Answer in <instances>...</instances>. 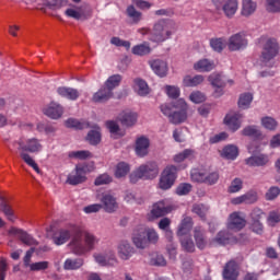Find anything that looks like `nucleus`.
Returning a JSON list of instances; mask_svg holds the SVG:
<instances>
[{"mask_svg":"<svg viewBox=\"0 0 280 280\" xmlns=\"http://www.w3.org/2000/svg\"><path fill=\"white\" fill-rule=\"evenodd\" d=\"M68 244L71 253L74 255H86L91 250L95 249V244L100 242L95 235L91 232L82 230L78 225H71L68 229H59L52 235V242L56 246H62V244Z\"/></svg>","mask_w":280,"mask_h":280,"instance_id":"obj_1","label":"nucleus"},{"mask_svg":"<svg viewBox=\"0 0 280 280\" xmlns=\"http://www.w3.org/2000/svg\"><path fill=\"white\" fill-rule=\"evenodd\" d=\"M9 148L10 150H18L20 159H22L28 167H32L36 174H42L38 164L34 161V158L30 155L43 152V143H40L38 138L22 137L14 141Z\"/></svg>","mask_w":280,"mask_h":280,"instance_id":"obj_2","label":"nucleus"},{"mask_svg":"<svg viewBox=\"0 0 280 280\" xmlns=\"http://www.w3.org/2000/svg\"><path fill=\"white\" fill-rule=\"evenodd\" d=\"M138 32L142 36H149V40L152 43H164L176 32V24L170 20H160L154 24L152 32L145 27L138 30Z\"/></svg>","mask_w":280,"mask_h":280,"instance_id":"obj_3","label":"nucleus"},{"mask_svg":"<svg viewBox=\"0 0 280 280\" xmlns=\"http://www.w3.org/2000/svg\"><path fill=\"white\" fill-rule=\"evenodd\" d=\"M160 109L171 124H183L187 119V102L183 98L177 100L174 105L162 104Z\"/></svg>","mask_w":280,"mask_h":280,"instance_id":"obj_4","label":"nucleus"},{"mask_svg":"<svg viewBox=\"0 0 280 280\" xmlns=\"http://www.w3.org/2000/svg\"><path fill=\"white\" fill-rule=\"evenodd\" d=\"M131 240L136 248H148L149 244L159 242V233L152 228L139 225L133 230Z\"/></svg>","mask_w":280,"mask_h":280,"instance_id":"obj_5","label":"nucleus"},{"mask_svg":"<svg viewBox=\"0 0 280 280\" xmlns=\"http://www.w3.org/2000/svg\"><path fill=\"white\" fill-rule=\"evenodd\" d=\"M66 126L67 128H74V130H84V128H92L86 137V141H89L91 145H97V143L102 141V130L97 125H91L84 120L70 118L66 121Z\"/></svg>","mask_w":280,"mask_h":280,"instance_id":"obj_6","label":"nucleus"},{"mask_svg":"<svg viewBox=\"0 0 280 280\" xmlns=\"http://www.w3.org/2000/svg\"><path fill=\"white\" fill-rule=\"evenodd\" d=\"M277 56H279V43L275 38L267 39L260 56L261 67L272 69L277 65V60H275Z\"/></svg>","mask_w":280,"mask_h":280,"instance_id":"obj_7","label":"nucleus"},{"mask_svg":"<svg viewBox=\"0 0 280 280\" xmlns=\"http://www.w3.org/2000/svg\"><path fill=\"white\" fill-rule=\"evenodd\" d=\"M159 176V164L156 162H148L140 165L136 171H133L129 178L130 183H139V180H152Z\"/></svg>","mask_w":280,"mask_h":280,"instance_id":"obj_8","label":"nucleus"},{"mask_svg":"<svg viewBox=\"0 0 280 280\" xmlns=\"http://www.w3.org/2000/svg\"><path fill=\"white\" fill-rule=\"evenodd\" d=\"M186 168L187 164H180L179 166H175L172 164L167 165L160 176V189H163L164 191H167V189H172V187H174V184L176 183V179L178 178V171Z\"/></svg>","mask_w":280,"mask_h":280,"instance_id":"obj_9","label":"nucleus"},{"mask_svg":"<svg viewBox=\"0 0 280 280\" xmlns=\"http://www.w3.org/2000/svg\"><path fill=\"white\" fill-rule=\"evenodd\" d=\"M93 170H95V164L93 163L77 164L75 170L67 177L68 185H80L86 182V174H91Z\"/></svg>","mask_w":280,"mask_h":280,"instance_id":"obj_10","label":"nucleus"},{"mask_svg":"<svg viewBox=\"0 0 280 280\" xmlns=\"http://www.w3.org/2000/svg\"><path fill=\"white\" fill-rule=\"evenodd\" d=\"M246 47H248V38L244 31L231 35L228 39V49L230 51H243Z\"/></svg>","mask_w":280,"mask_h":280,"instance_id":"obj_11","label":"nucleus"},{"mask_svg":"<svg viewBox=\"0 0 280 280\" xmlns=\"http://www.w3.org/2000/svg\"><path fill=\"white\" fill-rule=\"evenodd\" d=\"M65 14L74 21H86V19H91L93 11L88 7H70L65 11Z\"/></svg>","mask_w":280,"mask_h":280,"instance_id":"obj_12","label":"nucleus"},{"mask_svg":"<svg viewBox=\"0 0 280 280\" xmlns=\"http://www.w3.org/2000/svg\"><path fill=\"white\" fill-rule=\"evenodd\" d=\"M172 211H174V205H172L170 199L158 201L152 207L151 220H154V218H163V215H167V213H172Z\"/></svg>","mask_w":280,"mask_h":280,"instance_id":"obj_13","label":"nucleus"},{"mask_svg":"<svg viewBox=\"0 0 280 280\" xmlns=\"http://www.w3.org/2000/svg\"><path fill=\"white\" fill-rule=\"evenodd\" d=\"M243 121L244 115H242L240 112H229L224 117V124L228 126L229 130H232V132L240 130Z\"/></svg>","mask_w":280,"mask_h":280,"instance_id":"obj_14","label":"nucleus"},{"mask_svg":"<svg viewBox=\"0 0 280 280\" xmlns=\"http://www.w3.org/2000/svg\"><path fill=\"white\" fill-rule=\"evenodd\" d=\"M102 208L106 213H115L119 209V203H117V198L110 192H105L101 198Z\"/></svg>","mask_w":280,"mask_h":280,"instance_id":"obj_15","label":"nucleus"},{"mask_svg":"<svg viewBox=\"0 0 280 280\" xmlns=\"http://www.w3.org/2000/svg\"><path fill=\"white\" fill-rule=\"evenodd\" d=\"M9 235L11 237H19L23 244H26V246H36V244H38V242H36L32 235L19 228H11L9 230Z\"/></svg>","mask_w":280,"mask_h":280,"instance_id":"obj_16","label":"nucleus"},{"mask_svg":"<svg viewBox=\"0 0 280 280\" xmlns=\"http://www.w3.org/2000/svg\"><path fill=\"white\" fill-rule=\"evenodd\" d=\"M244 226H246V219H244L241 212L230 214L228 219L229 231H242Z\"/></svg>","mask_w":280,"mask_h":280,"instance_id":"obj_17","label":"nucleus"},{"mask_svg":"<svg viewBox=\"0 0 280 280\" xmlns=\"http://www.w3.org/2000/svg\"><path fill=\"white\" fill-rule=\"evenodd\" d=\"M257 191L249 190L244 195L231 199V205H255L257 202Z\"/></svg>","mask_w":280,"mask_h":280,"instance_id":"obj_18","label":"nucleus"},{"mask_svg":"<svg viewBox=\"0 0 280 280\" xmlns=\"http://www.w3.org/2000/svg\"><path fill=\"white\" fill-rule=\"evenodd\" d=\"M208 82H210L211 86H233L235 82L233 79H226V77L222 73L213 72L208 77Z\"/></svg>","mask_w":280,"mask_h":280,"instance_id":"obj_19","label":"nucleus"},{"mask_svg":"<svg viewBox=\"0 0 280 280\" xmlns=\"http://www.w3.org/2000/svg\"><path fill=\"white\" fill-rule=\"evenodd\" d=\"M135 150L137 156H148V153L150 152V139H148L145 136L137 138Z\"/></svg>","mask_w":280,"mask_h":280,"instance_id":"obj_20","label":"nucleus"},{"mask_svg":"<svg viewBox=\"0 0 280 280\" xmlns=\"http://www.w3.org/2000/svg\"><path fill=\"white\" fill-rule=\"evenodd\" d=\"M221 10L226 19H233L240 10V1L237 0H225Z\"/></svg>","mask_w":280,"mask_h":280,"instance_id":"obj_21","label":"nucleus"},{"mask_svg":"<svg viewBox=\"0 0 280 280\" xmlns=\"http://www.w3.org/2000/svg\"><path fill=\"white\" fill-rule=\"evenodd\" d=\"M240 275V265L234 260H230L223 270V279L225 280H237Z\"/></svg>","mask_w":280,"mask_h":280,"instance_id":"obj_22","label":"nucleus"},{"mask_svg":"<svg viewBox=\"0 0 280 280\" xmlns=\"http://www.w3.org/2000/svg\"><path fill=\"white\" fill-rule=\"evenodd\" d=\"M192 68L198 73H209V71L215 69V62L211 59L203 58L196 61Z\"/></svg>","mask_w":280,"mask_h":280,"instance_id":"obj_23","label":"nucleus"},{"mask_svg":"<svg viewBox=\"0 0 280 280\" xmlns=\"http://www.w3.org/2000/svg\"><path fill=\"white\" fill-rule=\"evenodd\" d=\"M94 261L98 264V266H115L117 264V258L115 257V254H104V253H95L93 255Z\"/></svg>","mask_w":280,"mask_h":280,"instance_id":"obj_24","label":"nucleus"},{"mask_svg":"<svg viewBox=\"0 0 280 280\" xmlns=\"http://www.w3.org/2000/svg\"><path fill=\"white\" fill-rule=\"evenodd\" d=\"M191 229H194V220L191 217H184L177 229V237L190 236Z\"/></svg>","mask_w":280,"mask_h":280,"instance_id":"obj_25","label":"nucleus"},{"mask_svg":"<svg viewBox=\"0 0 280 280\" xmlns=\"http://www.w3.org/2000/svg\"><path fill=\"white\" fill-rule=\"evenodd\" d=\"M149 65L155 75H159L160 78H165V75H167V62L161 59H155L149 61Z\"/></svg>","mask_w":280,"mask_h":280,"instance_id":"obj_26","label":"nucleus"},{"mask_svg":"<svg viewBox=\"0 0 280 280\" xmlns=\"http://www.w3.org/2000/svg\"><path fill=\"white\" fill-rule=\"evenodd\" d=\"M138 119H139V114H137V112H132V110H126L119 115L120 124L122 126H127V128L135 126V124H137Z\"/></svg>","mask_w":280,"mask_h":280,"instance_id":"obj_27","label":"nucleus"},{"mask_svg":"<svg viewBox=\"0 0 280 280\" xmlns=\"http://www.w3.org/2000/svg\"><path fill=\"white\" fill-rule=\"evenodd\" d=\"M257 12V3L253 0H242L241 16L244 19H250L253 14Z\"/></svg>","mask_w":280,"mask_h":280,"instance_id":"obj_28","label":"nucleus"},{"mask_svg":"<svg viewBox=\"0 0 280 280\" xmlns=\"http://www.w3.org/2000/svg\"><path fill=\"white\" fill-rule=\"evenodd\" d=\"M62 113H65V110L58 103H50L44 108V115L50 117V119H60V117H62Z\"/></svg>","mask_w":280,"mask_h":280,"instance_id":"obj_29","label":"nucleus"},{"mask_svg":"<svg viewBox=\"0 0 280 280\" xmlns=\"http://www.w3.org/2000/svg\"><path fill=\"white\" fill-rule=\"evenodd\" d=\"M117 250L120 259H124L125 261L130 259V257H132V255L135 254V248L130 246V243H128V241L120 242L118 244Z\"/></svg>","mask_w":280,"mask_h":280,"instance_id":"obj_30","label":"nucleus"},{"mask_svg":"<svg viewBox=\"0 0 280 280\" xmlns=\"http://www.w3.org/2000/svg\"><path fill=\"white\" fill-rule=\"evenodd\" d=\"M213 242L220 246H226L228 244H237L238 241L233 235L229 234V232L221 231L218 233Z\"/></svg>","mask_w":280,"mask_h":280,"instance_id":"obj_31","label":"nucleus"},{"mask_svg":"<svg viewBox=\"0 0 280 280\" xmlns=\"http://www.w3.org/2000/svg\"><path fill=\"white\" fill-rule=\"evenodd\" d=\"M57 93L60 95V97H65L71 102H75V100L80 97V91L73 88L61 86L57 89Z\"/></svg>","mask_w":280,"mask_h":280,"instance_id":"obj_32","label":"nucleus"},{"mask_svg":"<svg viewBox=\"0 0 280 280\" xmlns=\"http://www.w3.org/2000/svg\"><path fill=\"white\" fill-rule=\"evenodd\" d=\"M270 159L266 154L252 155L250 158L245 160L246 165L250 167H261L267 165Z\"/></svg>","mask_w":280,"mask_h":280,"instance_id":"obj_33","label":"nucleus"},{"mask_svg":"<svg viewBox=\"0 0 280 280\" xmlns=\"http://www.w3.org/2000/svg\"><path fill=\"white\" fill-rule=\"evenodd\" d=\"M261 215H264V211H261V209H254L252 212V218L254 220V222L252 223V231H254V233H257L258 235H261V233H264V225L261 224V222H259V218H261Z\"/></svg>","mask_w":280,"mask_h":280,"instance_id":"obj_34","label":"nucleus"},{"mask_svg":"<svg viewBox=\"0 0 280 280\" xmlns=\"http://www.w3.org/2000/svg\"><path fill=\"white\" fill-rule=\"evenodd\" d=\"M205 82V75L197 74L195 77L191 75H185L183 79V86H186L188 89H194L196 86H200Z\"/></svg>","mask_w":280,"mask_h":280,"instance_id":"obj_35","label":"nucleus"},{"mask_svg":"<svg viewBox=\"0 0 280 280\" xmlns=\"http://www.w3.org/2000/svg\"><path fill=\"white\" fill-rule=\"evenodd\" d=\"M196 159V150L185 149L173 156L174 163H183L184 161H194Z\"/></svg>","mask_w":280,"mask_h":280,"instance_id":"obj_36","label":"nucleus"},{"mask_svg":"<svg viewBox=\"0 0 280 280\" xmlns=\"http://www.w3.org/2000/svg\"><path fill=\"white\" fill-rule=\"evenodd\" d=\"M133 90L141 97L150 94V86H148V83L143 79H135Z\"/></svg>","mask_w":280,"mask_h":280,"instance_id":"obj_37","label":"nucleus"},{"mask_svg":"<svg viewBox=\"0 0 280 280\" xmlns=\"http://www.w3.org/2000/svg\"><path fill=\"white\" fill-rule=\"evenodd\" d=\"M194 237L197 248H199L200 250H205V248H207V238H205V230H202V228L200 226L195 228Z\"/></svg>","mask_w":280,"mask_h":280,"instance_id":"obj_38","label":"nucleus"},{"mask_svg":"<svg viewBox=\"0 0 280 280\" xmlns=\"http://www.w3.org/2000/svg\"><path fill=\"white\" fill-rule=\"evenodd\" d=\"M240 155V149L236 145L230 144L223 148L221 152V156L223 159H228L229 161H235Z\"/></svg>","mask_w":280,"mask_h":280,"instance_id":"obj_39","label":"nucleus"},{"mask_svg":"<svg viewBox=\"0 0 280 280\" xmlns=\"http://www.w3.org/2000/svg\"><path fill=\"white\" fill-rule=\"evenodd\" d=\"M84 266V259L82 258H68L63 262V270H79Z\"/></svg>","mask_w":280,"mask_h":280,"instance_id":"obj_40","label":"nucleus"},{"mask_svg":"<svg viewBox=\"0 0 280 280\" xmlns=\"http://www.w3.org/2000/svg\"><path fill=\"white\" fill-rule=\"evenodd\" d=\"M210 47L211 49H213V51H217L218 54L222 52L224 50V47H228L226 38L224 37L211 38Z\"/></svg>","mask_w":280,"mask_h":280,"instance_id":"obj_41","label":"nucleus"},{"mask_svg":"<svg viewBox=\"0 0 280 280\" xmlns=\"http://www.w3.org/2000/svg\"><path fill=\"white\" fill-rule=\"evenodd\" d=\"M112 97L113 92L107 86H104L93 95V102H106Z\"/></svg>","mask_w":280,"mask_h":280,"instance_id":"obj_42","label":"nucleus"},{"mask_svg":"<svg viewBox=\"0 0 280 280\" xmlns=\"http://www.w3.org/2000/svg\"><path fill=\"white\" fill-rule=\"evenodd\" d=\"M106 127L114 139H119V137H124V135H126V132L119 128V125H117L116 121H107Z\"/></svg>","mask_w":280,"mask_h":280,"instance_id":"obj_43","label":"nucleus"},{"mask_svg":"<svg viewBox=\"0 0 280 280\" xmlns=\"http://www.w3.org/2000/svg\"><path fill=\"white\" fill-rule=\"evenodd\" d=\"M179 242L183 250L186 253H194L196 250V244L191 236H179Z\"/></svg>","mask_w":280,"mask_h":280,"instance_id":"obj_44","label":"nucleus"},{"mask_svg":"<svg viewBox=\"0 0 280 280\" xmlns=\"http://www.w3.org/2000/svg\"><path fill=\"white\" fill-rule=\"evenodd\" d=\"M207 176V168H192L190 171V178L192 183H205Z\"/></svg>","mask_w":280,"mask_h":280,"instance_id":"obj_45","label":"nucleus"},{"mask_svg":"<svg viewBox=\"0 0 280 280\" xmlns=\"http://www.w3.org/2000/svg\"><path fill=\"white\" fill-rule=\"evenodd\" d=\"M121 80H122L121 74H113L106 80L105 86L107 88L108 91H110V93H113V90L117 89V86L121 84Z\"/></svg>","mask_w":280,"mask_h":280,"instance_id":"obj_46","label":"nucleus"},{"mask_svg":"<svg viewBox=\"0 0 280 280\" xmlns=\"http://www.w3.org/2000/svg\"><path fill=\"white\" fill-rule=\"evenodd\" d=\"M252 103H253V93L250 92L243 93L238 98V108L246 110V108L250 107Z\"/></svg>","mask_w":280,"mask_h":280,"instance_id":"obj_47","label":"nucleus"},{"mask_svg":"<svg viewBox=\"0 0 280 280\" xmlns=\"http://www.w3.org/2000/svg\"><path fill=\"white\" fill-rule=\"evenodd\" d=\"M129 172H130V165H128V163L126 162H119L116 165L114 174L116 178H124V176H127Z\"/></svg>","mask_w":280,"mask_h":280,"instance_id":"obj_48","label":"nucleus"},{"mask_svg":"<svg viewBox=\"0 0 280 280\" xmlns=\"http://www.w3.org/2000/svg\"><path fill=\"white\" fill-rule=\"evenodd\" d=\"M69 159H75L77 161H85V159H91L93 154L90 151H71L68 153Z\"/></svg>","mask_w":280,"mask_h":280,"instance_id":"obj_49","label":"nucleus"},{"mask_svg":"<svg viewBox=\"0 0 280 280\" xmlns=\"http://www.w3.org/2000/svg\"><path fill=\"white\" fill-rule=\"evenodd\" d=\"M261 126L266 130L275 131L277 130L279 122H277V120L270 116H265L261 118Z\"/></svg>","mask_w":280,"mask_h":280,"instance_id":"obj_50","label":"nucleus"},{"mask_svg":"<svg viewBox=\"0 0 280 280\" xmlns=\"http://www.w3.org/2000/svg\"><path fill=\"white\" fill-rule=\"evenodd\" d=\"M241 189H244V180H242V178L240 177H236L231 182L230 186L228 187V192L240 194Z\"/></svg>","mask_w":280,"mask_h":280,"instance_id":"obj_51","label":"nucleus"},{"mask_svg":"<svg viewBox=\"0 0 280 280\" xmlns=\"http://www.w3.org/2000/svg\"><path fill=\"white\" fill-rule=\"evenodd\" d=\"M244 137H254V139H261V131L256 126H247L243 129Z\"/></svg>","mask_w":280,"mask_h":280,"instance_id":"obj_52","label":"nucleus"},{"mask_svg":"<svg viewBox=\"0 0 280 280\" xmlns=\"http://www.w3.org/2000/svg\"><path fill=\"white\" fill-rule=\"evenodd\" d=\"M150 51H152V49L150 48V45L145 43L133 46L132 48V54H135V56H148Z\"/></svg>","mask_w":280,"mask_h":280,"instance_id":"obj_53","label":"nucleus"},{"mask_svg":"<svg viewBox=\"0 0 280 280\" xmlns=\"http://www.w3.org/2000/svg\"><path fill=\"white\" fill-rule=\"evenodd\" d=\"M26 5H32L37 10H45V8H49V0H23Z\"/></svg>","mask_w":280,"mask_h":280,"instance_id":"obj_54","label":"nucleus"},{"mask_svg":"<svg viewBox=\"0 0 280 280\" xmlns=\"http://www.w3.org/2000/svg\"><path fill=\"white\" fill-rule=\"evenodd\" d=\"M192 213H196L199 215V218H201V220H205L207 213H209V207L202 203H196L192 207Z\"/></svg>","mask_w":280,"mask_h":280,"instance_id":"obj_55","label":"nucleus"},{"mask_svg":"<svg viewBox=\"0 0 280 280\" xmlns=\"http://www.w3.org/2000/svg\"><path fill=\"white\" fill-rule=\"evenodd\" d=\"M164 91L167 95V97H171V100H176V97L180 96V88L176 85H166L164 86Z\"/></svg>","mask_w":280,"mask_h":280,"instance_id":"obj_56","label":"nucleus"},{"mask_svg":"<svg viewBox=\"0 0 280 280\" xmlns=\"http://www.w3.org/2000/svg\"><path fill=\"white\" fill-rule=\"evenodd\" d=\"M127 14L132 23H139L141 21V12L137 11L133 5L127 8Z\"/></svg>","mask_w":280,"mask_h":280,"instance_id":"obj_57","label":"nucleus"},{"mask_svg":"<svg viewBox=\"0 0 280 280\" xmlns=\"http://www.w3.org/2000/svg\"><path fill=\"white\" fill-rule=\"evenodd\" d=\"M110 183H113V177L108 175V173H104L96 177L94 185H96V187H100V185H108Z\"/></svg>","mask_w":280,"mask_h":280,"instance_id":"obj_58","label":"nucleus"},{"mask_svg":"<svg viewBox=\"0 0 280 280\" xmlns=\"http://www.w3.org/2000/svg\"><path fill=\"white\" fill-rule=\"evenodd\" d=\"M2 211L10 222H14L16 220V214H14V210H12V207H10V205L3 202Z\"/></svg>","mask_w":280,"mask_h":280,"instance_id":"obj_59","label":"nucleus"},{"mask_svg":"<svg viewBox=\"0 0 280 280\" xmlns=\"http://www.w3.org/2000/svg\"><path fill=\"white\" fill-rule=\"evenodd\" d=\"M267 222L269 226H275L280 222V210H273L269 213Z\"/></svg>","mask_w":280,"mask_h":280,"instance_id":"obj_60","label":"nucleus"},{"mask_svg":"<svg viewBox=\"0 0 280 280\" xmlns=\"http://www.w3.org/2000/svg\"><path fill=\"white\" fill-rule=\"evenodd\" d=\"M189 100L194 104H202V102L207 100V96H205V94L200 91H195L189 95Z\"/></svg>","mask_w":280,"mask_h":280,"instance_id":"obj_61","label":"nucleus"},{"mask_svg":"<svg viewBox=\"0 0 280 280\" xmlns=\"http://www.w3.org/2000/svg\"><path fill=\"white\" fill-rule=\"evenodd\" d=\"M220 178V174H218V172H209L207 171L206 174V178L203 180V183H206V185H215V183H218Z\"/></svg>","mask_w":280,"mask_h":280,"instance_id":"obj_62","label":"nucleus"},{"mask_svg":"<svg viewBox=\"0 0 280 280\" xmlns=\"http://www.w3.org/2000/svg\"><path fill=\"white\" fill-rule=\"evenodd\" d=\"M151 266H166L167 261L161 254H152L151 260H150Z\"/></svg>","mask_w":280,"mask_h":280,"instance_id":"obj_63","label":"nucleus"},{"mask_svg":"<svg viewBox=\"0 0 280 280\" xmlns=\"http://www.w3.org/2000/svg\"><path fill=\"white\" fill-rule=\"evenodd\" d=\"M268 12H280V0H266Z\"/></svg>","mask_w":280,"mask_h":280,"instance_id":"obj_64","label":"nucleus"}]
</instances>
